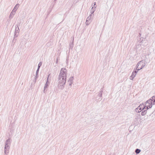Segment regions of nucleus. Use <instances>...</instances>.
Wrapping results in <instances>:
<instances>
[{"label":"nucleus","mask_w":155,"mask_h":155,"mask_svg":"<svg viewBox=\"0 0 155 155\" xmlns=\"http://www.w3.org/2000/svg\"><path fill=\"white\" fill-rule=\"evenodd\" d=\"M5 145H10V144L8 142H7L6 141H5Z\"/></svg>","instance_id":"obj_26"},{"label":"nucleus","mask_w":155,"mask_h":155,"mask_svg":"<svg viewBox=\"0 0 155 155\" xmlns=\"http://www.w3.org/2000/svg\"><path fill=\"white\" fill-rule=\"evenodd\" d=\"M74 79V78L73 77H71L69 78V80L68 81V82H69L70 81L73 82V81Z\"/></svg>","instance_id":"obj_12"},{"label":"nucleus","mask_w":155,"mask_h":155,"mask_svg":"<svg viewBox=\"0 0 155 155\" xmlns=\"http://www.w3.org/2000/svg\"><path fill=\"white\" fill-rule=\"evenodd\" d=\"M153 104L152 103V101L151 99H149L147 101L146 103L145 104V106H146V110H147L149 108H151L152 107Z\"/></svg>","instance_id":"obj_3"},{"label":"nucleus","mask_w":155,"mask_h":155,"mask_svg":"<svg viewBox=\"0 0 155 155\" xmlns=\"http://www.w3.org/2000/svg\"><path fill=\"white\" fill-rule=\"evenodd\" d=\"M6 141L8 142V143H9L10 144L11 143L12 140L10 138H8L7 140H6Z\"/></svg>","instance_id":"obj_15"},{"label":"nucleus","mask_w":155,"mask_h":155,"mask_svg":"<svg viewBox=\"0 0 155 155\" xmlns=\"http://www.w3.org/2000/svg\"><path fill=\"white\" fill-rule=\"evenodd\" d=\"M39 68H38V69H37V70L36 71V74H38V73L39 72Z\"/></svg>","instance_id":"obj_30"},{"label":"nucleus","mask_w":155,"mask_h":155,"mask_svg":"<svg viewBox=\"0 0 155 155\" xmlns=\"http://www.w3.org/2000/svg\"><path fill=\"white\" fill-rule=\"evenodd\" d=\"M141 65H142V64H140V66H141Z\"/></svg>","instance_id":"obj_36"},{"label":"nucleus","mask_w":155,"mask_h":155,"mask_svg":"<svg viewBox=\"0 0 155 155\" xmlns=\"http://www.w3.org/2000/svg\"><path fill=\"white\" fill-rule=\"evenodd\" d=\"M146 106L145 105V103L144 104H140L137 108L135 109L136 110H137L138 109H139L140 110H143L144 109H146Z\"/></svg>","instance_id":"obj_4"},{"label":"nucleus","mask_w":155,"mask_h":155,"mask_svg":"<svg viewBox=\"0 0 155 155\" xmlns=\"http://www.w3.org/2000/svg\"><path fill=\"white\" fill-rule=\"evenodd\" d=\"M92 16H90V15L87 18L86 20L89 21H90V20L91 19Z\"/></svg>","instance_id":"obj_18"},{"label":"nucleus","mask_w":155,"mask_h":155,"mask_svg":"<svg viewBox=\"0 0 155 155\" xmlns=\"http://www.w3.org/2000/svg\"><path fill=\"white\" fill-rule=\"evenodd\" d=\"M136 67H137L136 66ZM140 68H137H137H136V69H135L133 71V72H134L135 74H136L137 73L138 71L139 70H138V69H139Z\"/></svg>","instance_id":"obj_14"},{"label":"nucleus","mask_w":155,"mask_h":155,"mask_svg":"<svg viewBox=\"0 0 155 155\" xmlns=\"http://www.w3.org/2000/svg\"><path fill=\"white\" fill-rule=\"evenodd\" d=\"M73 40L70 41V44H69V46L70 47V48H71V49L73 48L74 47V44H73Z\"/></svg>","instance_id":"obj_10"},{"label":"nucleus","mask_w":155,"mask_h":155,"mask_svg":"<svg viewBox=\"0 0 155 155\" xmlns=\"http://www.w3.org/2000/svg\"><path fill=\"white\" fill-rule=\"evenodd\" d=\"M103 88H101V91L100 92H101V93H103Z\"/></svg>","instance_id":"obj_31"},{"label":"nucleus","mask_w":155,"mask_h":155,"mask_svg":"<svg viewBox=\"0 0 155 155\" xmlns=\"http://www.w3.org/2000/svg\"><path fill=\"white\" fill-rule=\"evenodd\" d=\"M37 78H38V74H36V75L35 76V80L37 79Z\"/></svg>","instance_id":"obj_28"},{"label":"nucleus","mask_w":155,"mask_h":155,"mask_svg":"<svg viewBox=\"0 0 155 155\" xmlns=\"http://www.w3.org/2000/svg\"><path fill=\"white\" fill-rule=\"evenodd\" d=\"M67 74V70L65 68H62L60 71L58 78V86L59 89H62L64 88Z\"/></svg>","instance_id":"obj_1"},{"label":"nucleus","mask_w":155,"mask_h":155,"mask_svg":"<svg viewBox=\"0 0 155 155\" xmlns=\"http://www.w3.org/2000/svg\"><path fill=\"white\" fill-rule=\"evenodd\" d=\"M19 6V4H16L12 11H14V12H16V10L18 8Z\"/></svg>","instance_id":"obj_7"},{"label":"nucleus","mask_w":155,"mask_h":155,"mask_svg":"<svg viewBox=\"0 0 155 155\" xmlns=\"http://www.w3.org/2000/svg\"><path fill=\"white\" fill-rule=\"evenodd\" d=\"M135 111L137 113H139L141 111V110H140L139 109H138L137 110V111H136V110L135 109Z\"/></svg>","instance_id":"obj_24"},{"label":"nucleus","mask_w":155,"mask_h":155,"mask_svg":"<svg viewBox=\"0 0 155 155\" xmlns=\"http://www.w3.org/2000/svg\"><path fill=\"white\" fill-rule=\"evenodd\" d=\"M147 113L146 110H144L143 111H142L141 113V114L142 116L145 115Z\"/></svg>","instance_id":"obj_13"},{"label":"nucleus","mask_w":155,"mask_h":155,"mask_svg":"<svg viewBox=\"0 0 155 155\" xmlns=\"http://www.w3.org/2000/svg\"><path fill=\"white\" fill-rule=\"evenodd\" d=\"M139 35H140H140H141V34H140V33H139Z\"/></svg>","instance_id":"obj_35"},{"label":"nucleus","mask_w":155,"mask_h":155,"mask_svg":"<svg viewBox=\"0 0 155 155\" xmlns=\"http://www.w3.org/2000/svg\"><path fill=\"white\" fill-rule=\"evenodd\" d=\"M49 75L47 79V81L45 84V86L44 87V90L43 91L44 93H45V91L46 89L49 86V82L48 81V78L49 77Z\"/></svg>","instance_id":"obj_6"},{"label":"nucleus","mask_w":155,"mask_h":155,"mask_svg":"<svg viewBox=\"0 0 155 155\" xmlns=\"http://www.w3.org/2000/svg\"><path fill=\"white\" fill-rule=\"evenodd\" d=\"M101 99H102L101 98H99V99H98V100L101 101Z\"/></svg>","instance_id":"obj_34"},{"label":"nucleus","mask_w":155,"mask_h":155,"mask_svg":"<svg viewBox=\"0 0 155 155\" xmlns=\"http://www.w3.org/2000/svg\"><path fill=\"white\" fill-rule=\"evenodd\" d=\"M15 13V12H14L12 11L10 15L9 18L10 19L12 18L13 17V16L14 15Z\"/></svg>","instance_id":"obj_9"},{"label":"nucleus","mask_w":155,"mask_h":155,"mask_svg":"<svg viewBox=\"0 0 155 155\" xmlns=\"http://www.w3.org/2000/svg\"><path fill=\"white\" fill-rule=\"evenodd\" d=\"M150 99L151 100L152 103L153 105L155 104V96L152 97Z\"/></svg>","instance_id":"obj_8"},{"label":"nucleus","mask_w":155,"mask_h":155,"mask_svg":"<svg viewBox=\"0 0 155 155\" xmlns=\"http://www.w3.org/2000/svg\"><path fill=\"white\" fill-rule=\"evenodd\" d=\"M18 33H15L14 36V39L15 38L17 37L18 36Z\"/></svg>","instance_id":"obj_20"},{"label":"nucleus","mask_w":155,"mask_h":155,"mask_svg":"<svg viewBox=\"0 0 155 155\" xmlns=\"http://www.w3.org/2000/svg\"><path fill=\"white\" fill-rule=\"evenodd\" d=\"M19 31V29L18 27V26L17 27H16L15 28V32L16 33H18Z\"/></svg>","instance_id":"obj_17"},{"label":"nucleus","mask_w":155,"mask_h":155,"mask_svg":"<svg viewBox=\"0 0 155 155\" xmlns=\"http://www.w3.org/2000/svg\"><path fill=\"white\" fill-rule=\"evenodd\" d=\"M42 62H40L38 64V68H40L41 66V65L42 64Z\"/></svg>","instance_id":"obj_22"},{"label":"nucleus","mask_w":155,"mask_h":155,"mask_svg":"<svg viewBox=\"0 0 155 155\" xmlns=\"http://www.w3.org/2000/svg\"><path fill=\"white\" fill-rule=\"evenodd\" d=\"M145 61L144 60H142V61H139L137 64L136 65L137 67V68L139 67V66H140V64H142V65L141 66V67L139 69H138V70H140V69L143 68H144L146 64H145Z\"/></svg>","instance_id":"obj_2"},{"label":"nucleus","mask_w":155,"mask_h":155,"mask_svg":"<svg viewBox=\"0 0 155 155\" xmlns=\"http://www.w3.org/2000/svg\"><path fill=\"white\" fill-rule=\"evenodd\" d=\"M10 145H5L4 148V153L6 155H8L9 153V150Z\"/></svg>","instance_id":"obj_5"},{"label":"nucleus","mask_w":155,"mask_h":155,"mask_svg":"<svg viewBox=\"0 0 155 155\" xmlns=\"http://www.w3.org/2000/svg\"><path fill=\"white\" fill-rule=\"evenodd\" d=\"M95 5H96V2H95L94 3V5H93V6L92 7V8L91 9H92L93 8H94L95 7Z\"/></svg>","instance_id":"obj_29"},{"label":"nucleus","mask_w":155,"mask_h":155,"mask_svg":"<svg viewBox=\"0 0 155 155\" xmlns=\"http://www.w3.org/2000/svg\"><path fill=\"white\" fill-rule=\"evenodd\" d=\"M138 41L140 42H141L142 41V40L141 39H139Z\"/></svg>","instance_id":"obj_33"},{"label":"nucleus","mask_w":155,"mask_h":155,"mask_svg":"<svg viewBox=\"0 0 155 155\" xmlns=\"http://www.w3.org/2000/svg\"><path fill=\"white\" fill-rule=\"evenodd\" d=\"M58 59H57V60H56V63H58Z\"/></svg>","instance_id":"obj_32"},{"label":"nucleus","mask_w":155,"mask_h":155,"mask_svg":"<svg viewBox=\"0 0 155 155\" xmlns=\"http://www.w3.org/2000/svg\"><path fill=\"white\" fill-rule=\"evenodd\" d=\"M141 151V150L138 149H136L135 152L136 154L139 153Z\"/></svg>","instance_id":"obj_11"},{"label":"nucleus","mask_w":155,"mask_h":155,"mask_svg":"<svg viewBox=\"0 0 155 155\" xmlns=\"http://www.w3.org/2000/svg\"><path fill=\"white\" fill-rule=\"evenodd\" d=\"M136 75V74H135L134 72H133L131 75L134 77Z\"/></svg>","instance_id":"obj_23"},{"label":"nucleus","mask_w":155,"mask_h":155,"mask_svg":"<svg viewBox=\"0 0 155 155\" xmlns=\"http://www.w3.org/2000/svg\"><path fill=\"white\" fill-rule=\"evenodd\" d=\"M134 78V77L131 75V76L130 77V79L131 80H133Z\"/></svg>","instance_id":"obj_25"},{"label":"nucleus","mask_w":155,"mask_h":155,"mask_svg":"<svg viewBox=\"0 0 155 155\" xmlns=\"http://www.w3.org/2000/svg\"><path fill=\"white\" fill-rule=\"evenodd\" d=\"M102 93L99 92V94H98V96L99 97H101L102 96Z\"/></svg>","instance_id":"obj_21"},{"label":"nucleus","mask_w":155,"mask_h":155,"mask_svg":"<svg viewBox=\"0 0 155 155\" xmlns=\"http://www.w3.org/2000/svg\"><path fill=\"white\" fill-rule=\"evenodd\" d=\"M91 22V21H89L86 20L85 22V24L86 25H88L90 24Z\"/></svg>","instance_id":"obj_19"},{"label":"nucleus","mask_w":155,"mask_h":155,"mask_svg":"<svg viewBox=\"0 0 155 155\" xmlns=\"http://www.w3.org/2000/svg\"><path fill=\"white\" fill-rule=\"evenodd\" d=\"M68 83L69 85V86H71L72 84L73 83V82L70 81L69 82H68Z\"/></svg>","instance_id":"obj_27"},{"label":"nucleus","mask_w":155,"mask_h":155,"mask_svg":"<svg viewBox=\"0 0 155 155\" xmlns=\"http://www.w3.org/2000/svg\"><path fill=\"white\" fill-rule=\"evenodd\" d=\"M95 10H92V9L91 11V14L90 15V16H93V15H94V12Z\"/></svg>","instance_id":"obj_16"}]
</instances>
